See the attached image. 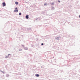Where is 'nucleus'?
Masks as SVG:
<instances>
[{"mask_svg": "<svg viewBox=\"0 0 80 80\" xmlns=\"http://www.w3.org/2000/svg\"><path fill=\"white\" fill-rule=\"evenodd\" d=\"M79 18H80V16H79Z\"/></svg>", "mask_w": 80, "mask_h": 80, "instance_id": "nucleus-12", "label": "nucleus"}, {"mask_svg": "<svg viewBox=\"0 0 80 80\" xmlns=\"http://www.w3.org/2000/svg\"><path fill=\"white\" fill-rule=\"evenodd\" d=\"M19 15H22V13H19Z\"/></svg>", "mask_w": 80, "mask_h": 80, "instance_id": "nucleus-8", "label": "nucleus"}, {"mask_svg": "<svg viewBox=\"0 0 80 80\" xmlns=\"http://www.w3.org/2000/svg\"><path fill=\"white\" fill-rule=\"evenodd\" d=\"M3 7H5V6H6V4L5 3V2H3L2 3Z\"/></svg>", "mask_w": 80, "mask_h": 80, "instance_id": "nucleus-1", "label": "nucleus"}, {"mask_svg": "<svg viewBox=\"0 0 80 80\" xmlns=\"http://www.w3.org/2000/svg\"><path fill=\"white\" fill-rule=\"evenodd\" d=\"M25 50H28V48H25Z\"/></svg>", "mask_w": 80, "mask_h": 80, "instance_id": "nucleus-6", "label": "nucleus"}, {"mask_svg": "<svg viewBox=\"0 0 80 80\" xmlns=\"http://www.w3.org/2000/svg\"><path fill=\"white\" fill-rule=\"evenodd\" d=\"M46 5V4H44V5Z\"/></svg>", "mask_w": 80, "mask_h": 80, "instance_id": "nucleus-13", "label": "nucleus"}, {"mask_svg": "<svg viewBox=\"0 0 80 80\" xmlns=\"http://www.w3.org/2000/svg\"><path fill=\"white\" fill-rule=\"evenodd\" d=\"M52 5H54V3L53 2H52Z\"/></svg>", "mask_w": 80, "mask_h": 80, "instance_id": "nucleus-7", "label": "nucleus"}, {"mask_svg": "<svg viewBox=\"0 0 80 80\" xmlns=\"http://www.w3.org/2000/svg\"><path fill=\"white\" fill-rule=\"evenodd\" d=\"M41 45H43V43H42L41 44Z\"/></svg>", "mask_w": 80, "mask_h": 80, "instance_id": "nucleus-10", "label": "nucleus"}, {"mask_svg": "<svg viewBox=\"0 0 80 80\" xmlns=\"http://www.w3.org/2000/svg\"><path fill=\"white\" fill-rule=\"evenodd\" d=\"M14 12H18V10H14Z\"/></svg>", "mask_w": 80, "mask_h": 80, "instance_id": "nucleus-2", "label": "nucleus"}, {"mask_svg": "<svg viewBox=\"0 0 80 80\" xmlns=\"http://www.w3.org/2000/svg\"><path fill=\"white\" fill-rule=\"evenodd\" d=\"M15 3L16 5H18V3L17 2H16Z\"/></svg>", "mask_w": 80, "mask_h": 80, "instance_id": "nucleus-5", "label": "nucleus"}, {"mask_svg": "<svg viewBox=\"0 0 80 80\" xmlns=\"http://www.w3.org/2000/svg\"><path fill=\"white\" fill-rule=\"evenodd\" d=\"M17 8H15L16 10H17Z\"/></svg>", "mask_w": 80, "mask_h": 80, "instance_id": "nucleus-11", "label": "nucleus"}, {"mask_svg": "<svg viewBox=\"0 0 80 80\" xmlns=\"http://www.w3.org/2000/svg\"><path fill=\"white\" fill-rule=\"evenodd\" d=\"M58 2H59V3H60V1H58Z\"/></svg>", "mask_w": 80, "mask_h": 80, "instance_id": "nucleus-9", "label": "nucleus"}, {"mask_svg": "<svg viewBox=\"0 0 80 80\" xmlns=\"http://www.w3.org/2000/svg\"><path fill=\"white\" fill-rule=\"evenodd\" d=\"M26 18H27V19H28V15H26Z\"/></svg>", "mask_w": 80, "mask_h": 80, "instance_id": "nucleus-3", "label": "nucleus"}, {"mask_svg": "<svg viewBox=\"0 0 80 80\" xmlns=\"http://www.w3.org/2000/svg\"><path fill=\"white\" fill-rule=\"evenodd\" d=\"M35 76H36V77H40V75H39V74H35Z\"/></svg>", "mask_w": 80, "mask_h": 80, "instance_id": "nucleus-4", "label": "nucleus"}]
</instances>
